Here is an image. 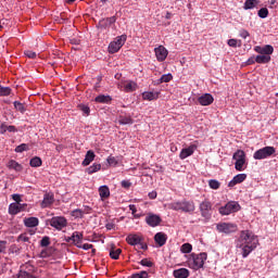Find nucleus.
<instances>
[{
  "label": "nucleus",
  "mask_w": 278,
  "mask_h": 278,
  "mask_svg": "<svg viewBox=\"0 0 278 278\" xmlns=\"http://www.w3.org/2000/svg\"><path fill=\"white\" fill-rule=\"evenodd\" d=\"M257 244H260L257 236H254L250 230H242L236 240V248L241 249L243 258L249 257L257 249Z\"/></svg>",
  "instance_id": "obj_1"
},
{
  "label": "nucleus",
  "mask_w": 278,
  "mask_h": 278,
  "mask_svg": "<svg viewBox=\"0 0 278 278\" xmlns=\"http://www.w3.org/2000/svg\"><path fill=\"white\" fill-rule=\"evenodd\" d=\"M144 239L136 233H130L126 237L127 244H130V247H137V249H141L142 251H147L149 249V245L144 243Z\"/></svg>",
  "instance_id": "obj_2"
},
{
  "label": "nucleus",
  "mask_w": 278,
  "mask_h": 278,
  "mask_svg": "<svg viewBox=\"0 0 278 278\" xmlns=\"http://www.w3.org/2000/svg\"><path fill=\"white\" fill-rule=\"evenodd\" d=\"M275 153H277V149H275V147L267 146L255 151L253 157L255 160H268V157H273Z\"/></svg>",
  "instance_id": "obj_3"
},
{
  "label": "nucleus",
  "mask_w": 278,
  "mask_h": 278,
  "mask_svg": "<svg viewBox=\"0 0 278 278\" xmlns=\"http://www.w3.org/2000/svg\"><path fill=\"white\" fill-rule=\"evenodd\" d=\"M207 260V253L202 252L200 254H192V266L193 270H199L205 266V261Z\"/></svg>",
  "instance_id": "obj_4"
},
{
  "label": "nucleus",
  "mask_w": 278,
  "mask_h": 278,
  "mask_svg": "<svg viewBox=\"0 0 278 278\" xmlns=\"http://www.w3.org/2000/svg\"><path fill=\"white\" fill-rule=\"evenodd\" d=\"M125 42H127V35L118 36L114 41L109 45V53H118Z\"/></svg>",
  "instance_id": "obj_5"
},
{
  "label": "nucleus",
  "mask_w": 278,
  "mask_h": 278,
  "mask_svg": "<svg viewBox=\"0 0 278 278\" xmlns=\"http://www.w3.org/2000/svg\"><path fill=\"white\" fill-rule=\"evenodd\" d=\"M236 212H240V204L236 201L228 202L225 206L219 207V214L222 216H229V214Z\"/></svg>",
  "instance_id": "obj_6"
},
{
  "label": "nucleus",
  "mask_w": 278,
  "mask_h": 278,
  "mask_svg": "<svg viewBox=\"0 0 278 278\" xmlns=\"http://www.w3.org/2000/svg\"><path fill=\"white\" fill-rule=\"evenodd\" d=\"M216 229L219 233H236L238 231V225L231 223H219L216 225Z\"/></svg>",
  "instance_id": "obj_7"
},
{
  "label": "nucleus",
  "mask_w": 278,
  "mask_h": 278,
  "mask_svg": "<svg viewBox=\"0 0 278 278\" xmlns=\"http://www.w3.org/2000/svg\"><path fill=\"white\" fill-rule=\"evenodd\" d=\"M66 225H67L66 218L62 216L52 217L50 220V226L54 227V229H58L59 231H62V229H64Z\"/></svg>",
  "instance_id": "obj_8"
},
{
  "label": "nucleus",
  "mask_w": 278,
  "mask_h": 278,
  "mask_svg": "<svg viewBox=\"0 0 278 278\" xmlns=\"http://www.w3.org/2000/svg\"><path fill=\"white\" fill-rule=\"evenodd\" d=\"M27 210V204H21L20 203H12L9 206V214H12L13 216H16V214H20V212H25Z\"/></svg>",
  "instance_id": "obj_9"
},
{
  "label": "nucleus",
  "mask_w": 278,
  "mask_h": 278,
  "mask_svg": "<svg viewBox=\"0 0 278 278\" xmlns=\"http://www.w3.org/2000/svg\"><path fill=\"white\" fill-rule=\"evenodd\" d=\"M146 223L147 225H149L150 227H157V225H160V223H162V217H160L156 214L153 213H149L146 217Z\"/></svg>",
  "instance_id": "obj_10"
},
{
  "label": "nucleus",
  "mask_w": 278,
  "mask_h": 278,
  "mask_svg": "<svg viewBox=\"0 0 278 278\" xmlns=\"http://www.w3.org/2000/svg\"><path fill=\"white\" fill-rule=\"evenodd\" d=\"M200 212H201V215L203 216V218H207V216H210V212H212V202L204 200L200 204Z\"/></svg>",
  "instance_id": "obj_11"
},
{
  "label": "nucleus",
  "mask_w": 278,
  "mask_h": 278,
  "mask_svg": "<svg viewBox=\"0 0 278 278\" xmlns=\"http://www.w3.org/2000/svg\"><path fill=\"white\" fill-rule=\"evenodd\" d=\"M154 53L159 62H164V60L168 58V50H166L164 46H160L159 48H155Z\"/></svg>",
  "instance_id": "obj_12"
},
{
  "label": "nucleus",
  "mask_w": 278,
  "mask_h": 278,
  "mask_svg": "<svg viewBox=\"0 0 278 278\" xmlns=\"http://www.w3.org/2000/svg\"><path fill=\"white\" fill-rule=\"evenodd\" d=\"M198 103L203 106L212 105L214 103V96L211 93H204L198 98Z\"/></svg>",
  "instance_id": "obj_13"
},
{
  "label": "nucleus",
  "mask_w": 278,
  "mask_h": 278,
  "mask_svg": "<svg viewBox=\"0 0 278 278\" xmlns=\"http://www.w3.org/2000/svg\"><path fill=\"white\" fill-rule=\"evenodd\" d=\"M114 23H116V16L102 18L99 22V27H101L102 29H108V27H112Z\"/></svg>",
  "instance_id": "obj_14"
},
{
  "label": "nucleus",
  "mask_w": 278,
  "mask_h": 278,
  "mask_svg": "<svg viewBox=\"0 0 278 278\" xmlns=\"http://www.w3.org/2000/svg\"><path fill=\"white\" fill-rule=\"evenodd\" d=\"M55 203V197L53 193H46L41 202V207H51Z\"/></svg>",
  "instance_id": "obj_15"
},
{
  "label": "nucleus",
  "mask_w": 278,
  "mask_h": 278,
  "mask_svg": "<svg viewBox=\"0 0 278 278\" xmlns=\"http://www.w3.org/2000/svg\"><path fill=\"white\" fill-rule=\"evenodd\" d=\"M23 223L26 227H28L29 229L34 228V227H38V225H40V219H38V217H25L23 219Z\"/></svg>",
  "instance_id": "obj_16"
},
{
  "label": "nucleus",
  "mask_w": 278,
  "mask_h": 278,
  "mask_svg": "<svg viewBox=\"0 0 278 278\" xmlns=\"http://www.w3.org/2000/svg\"><path fill=\"white\" fill-rule=\"evenodd\" d=\"M247 180V174H238L232 180L229 181L228 187L233 188V186H238V184H242V181Z\"/></svg>",
  "instance_id": "obj_17"
},
{
  "label": "nucleus",
  "mask_w": 278,
  "mask_h": 278,
  "mask_svg": "<svg viewBox=\"0 0 278 278\" xmlns=\"http://www.w3.org/2000/svg\"><path fill=\"white\" fill-rule=\"evenodd\" d=\"M194 149H197L194 144H191L188 148L182 149L179 154L180 160H186V157H190V155L194 153Z\"/></svg>",
  "instance_id": "obj_18"
},
{
  "label": "nucleus",
  "mask_w": 278,
  "mask_h": 278,
  "mask_svg": "<svg viewBox=\"0 0 278 278\" xmlns=\"http://www.w3.org/2000/svg\"><path fill=\"white\" fill-rule=\"evenodd\" d=\"M142 99L144 101H155L160 99V91H146L142 93Z\"/></svg>",
  "instance_id": "obj_19"
},
{
  "label": "nucleus",
  "mask_w": 278,
  "mask_h": 278,
  "mask_svg": "<svg viewBox=\"0 0 278 278\" xmlns=\"http://www.w3.org/2000/svg\"><path fill=\"white\" fill-rule=\"evenodd\" d=\"M166 240H168V236L164 232H157L154 236V242H156L159 247H164V244H166Z\"/></svg>",
  "instance_id": "obj_20"
},
{
  "label": "nucleus",
  "mask_w": 278,
  "mask_h": 278,
  "mask_svg": "<svg viewBox=\"0 0 278 278\" xmlns=\"http://www.w3.org/2000/svg\"><path fill=\"white\" fill-rule=\"evenodd\" d=\"M173 276L175 278H189L190 277V270L187 268H179L174 270Z\"/></svg>",
  "instance_id": "obj_21"
},
{
  "label": "nucleus",
  "mask_w": 278,
  "mask_h": 278,
  "mask_svg": "<svg viewBox=\"0 0 278 278\" xmlns=\"http://www.w3.org/2000/svg\"><path fill=\"white\" fill-rule=\"evenodd\" d=\"M94 157H97V155L94 154V152L92 150L87 151V153L85 155V160L83 161V165L90 166V163L94 162Z\"/></svg>",
  "instance_id": "obj_22"
},
{
  "label": "nucleus",
  "mask_w": 278,
  "mask_h": 278,
  "mask_svg": "<svg viewBox=\"0 0 278 278\" xmlns=\"http://www.w3.org/2000/svg\"><path fill=\"white\" fill-rule=\"evenodd\" d=\"M124 90L126 92H136L138 90V84L134 80H128L124 84Z\"/></svg>",
  "instance_id": "obj_23"
},
{
  "label": "nucleus",
  "mask_w": 278,
  "mask_h": 278,
  "mask_svg": "<svg viewBox=\"0 0 278 278\" xmlns=\"http://www.w3.org/2000/svg\"><path fill=\"white\" fill-rule=\"evenodd\" d=\"M197 210V206L192 201H182V212L192 213Z\"/></svg>",
  "instance_id": "obj_24"
},
{
  "label": "nucleus",
  "mask_w": 278,
  "mask_h": 278,
  "mask_svg": "<svg viewBox=\"0 0 278 278\" xmlns=\"http://www.w3.org/2000/svg\"><path fill=\"white\" fill-rule=\"evenodd\" d=\"M73 235H74V244L77 247V249H81L84 232L74 231Z\"/></svg>",
  "instance_id": "obj_25"
},
{
  "label": "nucleus",
  "mask_w": 278,
  "mask_h": 278,
  "mask_svg": "<svg viewBox=\"0 0 278 278\" xmlns=\"http://www.w3.org/2000/svg\"><path fill=\"white\" fill-rule=\"evenodd\" d=\"M121 253H123V250L117 249L116 245L112 244L110 249V257L111 260H118L121 257Z\"/></svg>",
  "instance_id": "obj_26"
},
{
  "label": "nucleus",
  "mask_w": 278,
  "mask_h": 278,
  "mask_svg": "<svg viewBox=\"0 0 278 278\" xmlns=\"http://www.w3.org/2000/svg\"><path fill=\"white\" fill-rule=\"evenodd\" d=\"M99 194L102 201H105V199H110V187L101 186L99 188Z\"/></svg>",
  "instance_id": "obj_27"
},
{
  "label": "nucleus",
  "mask_w": 278,
  "mask_h": 278,
  "mask_svg": "<svg viewBox=\"0 0 278 278\" xmlns=\"http://www.w3.org/2000/svg\"><path fill=\"white\" fill-rule=\"evenodd\" d=\"M8 168L12 170H16V173H21V170H23V165H21L18 162L14 160H11L8 163Z\"/></svg>",
  "instance_id": "obj_28"
},
{
  "label": "nucleus",
  "mask_w": 278,
  "mask_h": 278,
  "mask_svg": "<svg viewBox=\"0 0 278 278\" xmlns=\"http://www.w3.org/2000/svg\"><path fill=\"white\" fill-rule=\"evenodd\" d=\"M260 5V0H245L243 4V10H253Z\"/></svg>",
  "instance_id": "obj_29"
},
{
  "label": "nucleus",
  "mask_w": 278,
  "mask_h": 278,
  "mask_svg": "<svg viewBox=\"0 0 278 278\" xmlns=\"http://www.w3.org/2000/svg\"><path fill=\"white\" fill-rule=\"evenodd\" d=\"M232 160H235L236 162L247 160V153H244V150H237L232 155Z\"/></svg>",
  "instance_id": "obj_30"
},
{
  "label": "nucleus",
  "mask_w": 278,
  "mask_h": 278,
  "mask_svg": "<svg viewBox=\"0 0 278 278\" xmlns=\"http://www.w3.org/2000/svg\"><path fill=\"white\" fill-rule=\"evenodd\" d=\"M256 64H268L270 62V55L261 54L255 58Z\"/></svg>",
  "instance_id": "obj_31"
},
{
  "label": "nucleus",
  "mask_w": 278,
  "mask_h": 278,
  "mask_svg": "<svg viewBox=\"0 0 278 278\" xmlns=\"http://www.w3.org/2000/svg\"><path fill=\"white\" fill-rule=\"evenodd\" d=\"M29 165L31 166V168H39V166H42V159H40L39 156H35L30 159Z\"/></svg>",
  "instance_id": "obj_32"
},
{
  "label": "nucleus",
  "mask_w": 278,
  "mask_h": 278,
  "mask_svg": "<svg viewBox=\"0 0 278 278\" xmlns=\"http://www.w3.org/2000/svg\"><path fill=\"white\" fill-rule=\"evenodd\" d=\"M94 101L96 103H110V101H112V97L100 94L96 97Z\"/></svg>",
  "instance_id": "obj_33"
},
{
  "label": "nucleus",
  "mask_w": 278,
  "mask_h": 278,
  "mask_svg": "<svg viewBox=\"0 0 278 278\" xmlns=\"http://www.w3.org/2000/svg\"><path fill=\"white\" fill-rule=\"evenodd\" d=\"M118 123L119 125H134V119L131 116H119Z\"/></svg>",
  "instance_id": "obj_34"
},
{
  "label": "nucleus",
  "mask_w": 278,
  "mask_h": 278,
  "mask_svg": "<svg viewBox=\"0 0 278 278\" xmlns=\"http://www.w3.org/2000/svg\"><path fill=\"white\" fill-rule=\"evenodd\" d=\"M245 164H247V159H243L241 161H236L235 163L236 170H239V172L244 170L247 168Z\"/></svg>",
  "instance_id": "obj_35"
},
{
  "label": "nucleus",
  "mask_w": 278,
  "mask_h": 278,
  "mask_svg": "<svg viewBox=\"0 0 278 278\" xmlns=\"http://www.w3.org/2000/svg\"><path fill=\"white\" fill-rule=\"evenodd\" d=\"M101 168V164L93 163L91 166L87 168L88 175H92L94 173H99V169Z\"/></svg>",
  "instance_id": "obj_36"
},
{
  "label": "nucleus",
  "mask_w": 278,
  "mask_h": 278,
  "mask_svg": "<svg viewBox=\"0 0 278 278\" xmlns=\"http://www.w3.org/2000/svg\"><path fill=\"white\" fill-rule=\"evenodd\" d=\"M13 105L17 112H21V114H25V112H27L25 104L21 103L20 101L13 102Z\"/></svg>",
  "instance_id": "obj_37"
},
{
  "label": "nucleus",
  "mask_w": 278,
  "mask_h": 278,
  "mask_svg": "<svg viewBox=\"0 0 278 278\" xmlns=\"http://www.w3.org/2000/svg\"><path fill=\"white\" fill-rule=\"evenodd\" d=\"M275 51V48H273V46L270 45H266L265 47H263V55H273Z\"/></svg>",
  "instance_id": "obj_38"
},
{
  "label": "nucleus",
  "mask_w": 278,
  "mask_h": 278,
  "mask_svg": "<svg viewBox=\"0 0 278 278\" xmlns=\"http://www.w3.org/2000/svg\"><path fill=\"white\" fill-rule=\"evenodd\" d=\"M129 278H149V273H147V270H142V271L132 274Z\"/></svg>",
  "instance_id": "obj_39"
},
{
  "label": "nucleus",
  "mask_w": 278,
  "mask_h": 278,
  "mask_svg": "<svg viewBox=\"0 0 278 278\" xmlns=\"http://www.w3.org/2000/svg\"><path fill=\"white\" fill-rule=\"evenodd\" d=\"M208 186L212 190H218V188H220V182L216 179H211Z\"/></svg>",
  "instance_id": "obj_40"
},
{
  "label": "nucleus",
  "mask_w": 278,
  "mask_h": 278,
  "mask_svg": "<svg viewBox=\"0 0 278 278\" xmlns=\"http://www.w3.org/2000/svg\"><path fill=\"white\" fill-rule=\"evenodd\" d=\"M181 253H191L192 252V244L184 243L180 248Z\"/></svg>",
  "instance_id": "obj_41"
},
{
  "label": "nucleus",
  "mask_w": 278,
  "mask_h": 278,
  "mask_svg": "<svg viewBox=\"0 0 278 278\" xmlns=\"http://www.w3.org/2000/svg\"><path fill=\"white\" fill-rule=\"evenodd\" d=\"M173 79V74H164L161 76L160 81L161 84H168Z\"/></svg>",
  "instance_id": "obj_42"
},
{
  "label": "nucleus",
  "mask_w": 278,
  "mask_h": 278,
  "mask_svg": "<svg viewBox=\"0 0 278 278\" xmlns=\"http://www.w3.org/2000/svg\"><path fill=\"white\" fill-rule=\"evenodd\" d=\"M23 151H29V146L22 143L15 148V153H23Z\"/></svg>",
  "instance_id": "obj_43"
},
{
  "label": "nucleus",
  "mask_w": 278,
  "mask_h": 278,
  "mask_svg": "<svg viewBox=\"0 0 278 278\" xmlns=\"http://www.w3.org/2000/svg\"><path fill=\"white\" fill-rule=\"evenodd\" d=\"M257 14H258L260 18H267L268 17V9L262 8L261 10H258Z\"/></svg>",
  "instance_id": "obj_44"
},
{
  "label": "nucleus",
  "mask_w": 278,
  "mask_h": 278,
  "mask_svg": "<svg viewBox=\"0 0 278 278\" xmlns=\"http://www.w3.org/2000/svg\"><path fill=\"white\" fill-rule=\"evenodd\" d=\"M73 216H75L76 218H84L85 214L81 208H76L73 211Z\"/></svg>",
  "instance_id": "obj_45"
},
{
  "label": "nucleus",
  "mask_w": 278,
  "mask_h": 278,
  "mask_svg": "<svg viewBox=\"0 0 278 278\" xmlns=\"http://www.w3.org/2000/svg\"><path fill=\"white\" fill-rule=\"evenodd\" d=\"M141 266H146L147 268H153V262L148 258H143L140 261Z\"/></svg>",
  "instance_id": "obj_46"
},
{
  "label": "nucleus",
  "mask_w": 278,
  "mask_h": 278,
  "mask_svg": "<svg viewBox=\"0 0 278 278\" xmlns=\"http://www.w3.org/2000/svg\"><path fill=\"white\" fill-rule=\"evenodd\" d=\"M17 278H36V277H34V275H31L27 271L21 270L17 275Z\"/></svg>",
  "instance_id": "obj_47"
},
{
  "label": "nucleus",
  "mask_w": 278,
  "mask_h": 278,
  "mask_svg": "<svg viewBox=\"0 0 278 278\" xmlns=\"http://www.w3.org/2000/svg\"><path fill=\"white\" fill-rule=\"evenodd\" d=\"M51 244V238L49 237H43L40 241V247H49Z\"/></svg>",
  "instance_id": "obj_48"
},
{
  "label": "nucleus",
  "mask_w": 278,
  "mask_h": 278,
  "mask_svg": "<svg viewBox=\"0 0 278 278\" xmlns=\"http://www.w3.org/2000/svg\"><path fill=\"white\" fill-rule=\"evenodd\" d=\"M24 55H26V58H29L30 60H36V56H37L36 52L31 50H26L24 52Z\"/></svg>",
  "instance_id": "obj_49"
},
{
  "label": "nucleus",
  "mask_w": 278,
  "mask_h": 278,
  "mask_svg": "<svg viewBox=\"0 0 278 278\" xmlns=\"http://www.w3.org/2000/svg\"><path fill=\"white\" fill-rule=\"evenodd\" d=\"M79 110H80V112L85 113L86 116L90 115V108L88 105L80 104Z\"/></svg>",
  "instance_id": "obj_50"
},
{
  "label": "nucleus",
  "mask_w": 278,
  "mask_h": 278,
  "mask_svg": "<svg viewBox=\"0 0 278 278\" xmlns=\"http://www.w3.org/2000/svg\"><path fill=\"white\" fill-rule=\"evenodd\" d=\"M106 162L110 166H116V164H118V161L114 156H109Z\"/></svg>",
  "instance_id": "obj_51"
},
{
  "label": "nucleus",
  "mask_w": 278,
  "mask_h": 278,
  "mask_svg": "<svg viewBox=\"0 0 278 278\" xmlns=\"http://www.w3.org/2000/svg\"><path fill=\"white\" fill-rule=\"evenodd\" d=\"M40 257H42V258L51 257V250H49V249L42 250L40 252Z\"/></svg>",
  "instance_id": "obj_52"
},
{
  "label": "nucleus",
  "mask_w": 278,
  "mask_h": 278,
  "mask_svg": "<svg viewBox=\"0 0 278 278\" xmlns=\"http://www.w3.org/2000/svg\"><path fill=\"white\" fill-rule=\"evenodd\" d=\"M128 207L131 214L135 216V218H140V215H136V213L138 212V210L136 208V204H130Z\"/></svg>",
  "instance_id": "obj_53"
},
{
  "label": "nucleus",
  "mask_w": 278,
  "mask_h": 278,
  "mask_svg": "<svg viewBox=\"0 0 278 278\" xmlns=\"http://www.w3.org/2000/svg\"><path fill=\"white\" fill-rule=\"evenodd\" d=\"M17 242H29V237L22 233L17 237Z\"/></svg>",
  "instance_id": "obj_54"
},
{
  "label": "nucleus",
  "mask_w": 278,
  "mask_h": 278,
  "mask_svg": "<svg viewBox=\"0 0 278 278\" xmlns=\"http://www.w3.org/2000/svg\"><path fill=\"white\" fill-rule=\"evenodd\" d=\"M173 210H175L176 212H179V210L182 212V202H175L173 204Z\"/></svg>",
  "instance_id": "obj_55"
},
{
  "label": "nucleus",
  "mask_w": 278,
  "mask_h": 278,
  "mask_svg": "<svg viewBox=\"0 0 278 278\" xmlns=\"http://www.w3.org/2000/svg\"><path fill=\"white\" fill-rule=\"evenodd\" d=\"M8 241H0V253H5Z\"/></svg>",
  "instance_id": "obj_56"
},
{
  "label": "nucleus",
  "mask_w": 278,
  "mask_h": 278,
  "mask_svg": "<svg viewBox=\"0 0 278 278\" xmlns=\"http://www.w3.org/2000/svg\"><path fill=\"white\" fill-rule=\"evenodd\" d=\"M251 36V34L248 33L247 29H242L240 30V37L243 38V39H247Z\"/></svg>",
  "instance_id": "obj_57"
},
{
  "label": "nucleus",
  "mask_w": 278,
  "mask_h": 278,
  "mask_svg": "<svg viewBox=\"0 0 278 278\" xmlns=\"http://www.w3.org/2000/svg\"><path fill=\"white\" fill-rule=\"evenodd\" d=\"M122 188H126V190L131 188V182L129 180H123Z\"/></svg>",
  "instance_id": "obj_58"
},
{
  "label": "nucleus",
  "mask_w": 278,
  "mask_h": 278,
  "mask_svg": "<svg viewBox=\"0 0 278 278\" xmlns=\"http://www.w3.org/2000/svg\"><path fill=\"white\" fill-rule=\"evenodd\" d=\"M227 43H228V47H238L237 39H229Z\"/></svg>",
  "instance_id": "obj_59"
},
{
  "label": "nucleus",
  "mask_w": 278,
  "mask_h": 278,
  "mask_svg": "<svg viewBox=\"0 0 278 278\" xmlns=\"http://www.w3.org/2000/svg\"><path fill=\"white\" fill-rule=\"evenodd\" d=\"M80 249H84V251H90V249H92V244H89V243L81 244L80 243Z\"/></svg>",
  "instance_id": "obj_60"
},
{
  "label": "nucleus",
  "mask_w": 278,
  "mask_h": 278,
  "mask_svg": "<svg viewBox=\"0 0 278 278\" xmlns=\"http://www.w3.org/2000/svg\"><path fill=\"white\" fill-rule=\"evenodd\" d=\"M7 131H10V134H16L18 129H16V126H8Z\"/></svg>",
  "instance_id": "obj_61"
},
{
  "label": "nucleus",
  "mask_w": 278,
  "mask_h": 278,
  "mask_svg": "<svg viewBox=\"0 0 278 278\" xmlns=\"http://www.w3.org/2000/svg\"><path fill=\"white\" fill-rule=\"evenodd\" d=\"M5 131H8V126L5 125V123H2L0 125V134H5Z\"/></svg>",
  "instance_id": "obj_62"
},
{
  "label": "nucleus",
  "mask_w": 278,
  "mask_h": 278,
  "mask_svg": "<svg viewBox=\"0 0 278 278\" xmlns=\"http://www.w3.org/2000/svg\"><path fill=\"white\" fill-rule=\"evenodd\" d=\"M114 227H116V225L114 223H108L105 225V228L109 230V231H112V229H114Z\"/></svg>",
  "instance_id": "obj_63"
},
{
  "label": "nucleus",
  "mask_w": 278,
  "mask_h": 278,
  "mask_svg": "<svg viewBox=\"0 0 278 278\" xmlns=\"http://www.w3.org/2000/svg\"><path fill=\"white\" fill-rule=\"evenodd\" d=\"M12 199L13 201H15L16 203H20L22 200H21V194H13L12 195Z\"/></svg>",
  "instance_id": "obj_64"
}]
</instances>
